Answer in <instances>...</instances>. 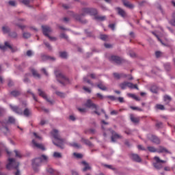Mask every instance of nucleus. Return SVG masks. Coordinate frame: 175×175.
I'll list each match as a JSON object with an SVG mask.
<instances>
[{
  "instance_id": "obj_1",
  "label": "nucleus",
  "mask_w": 175,
  "mask_h": 175,
  "mask_svg": "<svg viewBox=\"0 0 175 175\" xmlns=\"http://www.w3.org/2000/svg\"><path fill=\"white\" fill-rule=\"evenodd\" d=\"M86 14H90V16H96L98 14V10L96 8H85L82 9V13L81 15L72 13V17L75 18V20H77V21H81V23H83V21H81V16H85Z\"/></svg>"
},
{
  "instance_id": "obj_2",
  "label": "nucleus",
  "mask_w": 175,
  "mask_h": 175,
  "mask_svg": "<svg viewBox=\"0 0 175 175\" xmlns=\"http://www.w3.org/2000/svg\"><path fill=\"white\" fill-rule=\"evenodd\" d=\"M51 134L55 141H53V144L57 146V147H59V148H64V143H65V139L61 138L59 133H58V130L53 129Z\"/></svg>"
},
{
  "instance_id": "obj_3",
  "label": "nucleus",
  "mask_w": 175,
  "mask_h": 175,
  "mask_svg": "<svg viewBox=\"0 0 175 175\" xmlns=\"http://www.w3.org/2000/svg\"><path fill=\"white\" fill-rule=\"evenodd\" d=\"M8 163L6 165V169L8 170H12V169H15L16 172L14 173L15 175H21V172L18 169V166H20V163L16 162L14 159H8Z\"/></svg>"
},
{
  "instance_id": "obj_4",
  "label": "nucleus",
  "mask_w": 175,
  "mask_h": 175,
  "mask_svg": "<svg viewBox=\"0 0 175 175\" xmlns=\"http://www.w3.org/2000/svg\"><path fill=\"white\" fill-rule=\"evenodd\" d=\"M49 161V157L47 156L42 154L40 157L36 158L32 161V166L34 172H38V167L44 162Z\"/></svg>"
},
{
  "instance_id": "obj_5",
  "label": "nucleus",
  "mask_w": 175,
  "mask_h": 175,
  "mask_svg": "<svg viewBox=\"0 0 175 175\" xmlns=\"http://www.w3.org/2000/svg\"><path fill=\"white\" fill-rule=\"evenodd\" d=\"M10 107L11 110H12V111H14V113H16V114H24L25 117H29V115L31 114V111L28 108H26L23 112V109H20L17 106L10 105Z\"/></svg>"
},
{
  "instance_id": "obj_6",
  "label": "nucleus",
  "mask_w": 175,
  "mask_h": 175,
  "mask_svg": "<svg viewBox=\"0 0 175 175\" xmlns=\"http://www.w3.org/2000/svg\"><path fill=\"white\" fill-rule=\"evenodd\" d=\"M55 75L60 84H63V85L69 84V79H68L61 71L55 70Z\"/></svg>"
},
{
  "instance_id": "obj_7",
  "label": "nucleus",
  "mask_w": 175,
  "mask_h": 175,
  "mask_svg": "<svg viewBox=\"0 0 175 175\" xmlns=\"http://www.w3.org/2000/svg\"><path fill=\"white\" fill-rule=\"evenodd\" d=\"M85 107L88 109H92V110H95L93 113L94 114H97V116H100V113L98 111V105L94 103L91 99L87 100L86 103H85Z\"/></svg>"
},
{
  "instance_id": "obj_8",
  "label": "nucleus",
  "mask_w": 175,
  "mask_h": 175,
  "mask_svg": "<svg viewBox=\"0 0 175 175\" xmlns=\"http://www.w3.org/2000/svg\"><path fill=\"white\" fill-rule=\"evenodd\" d=\"M120 87L122 90H125V88L128 87V88H130L131 90H139V87H137V84H133L128 81H124L122 83H120Z\"/></svg>"
},
{
  "instance_id": "obj_9",
  "label": "nucleus",
  "mask_w": 175,
  "mask_h": 175,
  "mask_svg": "<svg viewBox=\"0 0 175 175\" xmlns=\"http://www.w3.org/2000/svg\"><path fill=\"white\" fill-rule=\"evenodd\" d=\"M0 131L2 133H4V135H8L9 133V128H8V120H1L0 121Z\"/></svg>"
},
{
  "instance_id": "obj_10",
  "label": "nucleus",
  "mask_w": 175,
  "mask_h": 175,
  "mask_svg": "<svg viewBox=\"0 0 175 175\" xmlns=\"http://www.w3.org/2000/svg\"><path fill=\"white\" fill-rule=\"evenodd\" d=\"M154 160L156 162L153 163V166L155 167V169H157V170H159L163 167V165H162L161 163H166V161L161 160L158 157H154Z\"/></svg>"
},
{
  "instance_id": "obj_11",
  "label": "nucleus",
  "mask_w": 175,
  "mask_h": 175,
  "mask_svg": "<svg viewBox=\"0 0 175 175\" xmlns=\"http://www.w3.org/2000/svg\"><path fill=\"white\" fill-rule=\"evenodd\" d=\"M109 61H111V62H113V64H116L117 65H121V64L124 62L122 58L116 55L111 56V57L109 58Z\"/></svg>"
},
{
  "instance_id": "obj_12",
  "label": "nucleus",
  "mask_w": 175,
  "mask_h": 175,
  "mask_svg": "<svg viewBox=\"0 0 175 175\" xmlns=\"http://www.w3.org/2000/svg\"><path fill=\"white\" fill-rule=\"evenodd\" d=\"M1 50H6V49H10L12 53H14V51H17V48H13L12 45L8 42H5L4 43V45L0 46Z\"/></svg>"
},
{
  "instance_id": "obj_13",
  "label": "nucleus",
  "mask_w": 175,
  "mask_h": 175,
  "mask_svg": "<svg viewBox=\"0 0 175 175\" xmlns=\"http://www.w3.org/2000/svg\"><path fill=\"white\" fill-rule=\"evenodd\" d=\"M113 76L115 79H121V78L125 79L126 77H129V80H133V77H132V75H126V74H124V73L119 74L117 72H114Z\"/></svg>"
},
{
  "instance_id": "obj_14",
  "label": "nucleus",
  "mask_w": 175,
  "mask_h": 175,
  "mask_svg": "<svg viewBox=\"0 0 175 175\" xmlns=\"http://www.w3.org/2000/svg\"><path fill=\"white\" fill-rule=\"evenodd\" d=\"M38 94L40 96H42V98H43V99H45V100H46V102H49V103H51V105H53L54 103V101L50 100L49 98H47V95L46 94V93L44 92H43V90H42L41 89H38Z\"/></svg>"
},
{
  "instance_id": "obj_15",
  "label": "nucleus",
  "mask_w": 175,
  "mask_h": 175,
  "mask_svg": "<svg viewBox=\"0 0 175 175\" xmlns=\"http://www.w3.org/2000/svg\"><path fill=\"white\" fill-rule=\"evenodd\" d=\"M148 138L149 140L152 141V143H154V144H161V139L156 135H148Z\"/></svg>"
},
{
  "instance_id": "obj_16",
  "label": "nucleus",
  "mask_w": 175,
  "mask_h": 175,
  "mask_svg": "<svg viewBox=\"0 0 175 175\" xmlns=\"http://www.w3.org/2000/svg\"><path fill=\"white\" fill-rule=\"evenodd\" d=\"M42 33L44 35V36H49V33L53 31L51 29V27L47 26V25H42Z\"/></svg>"
},
{
  "instance_id": "obj_17",
  "label": "nucleus",
  "mask_w": 175,
  "mask_h": 175,
  "mask_svg": "<svg viewBox=\"0 0 175 175\" xmlns=\"http://www.w3.org/2000/svg\"><path fill=\"white\" fill-rule=\"evenodd\" d=\"M111 132L112 133V136H111V142H113V143L116 142L117 139H122V136H121L120 134L116 133V131H111Z\"/></svg>"
},
{
  "instance_id": "obj_18",
  "label": "nucleus",
  "mask_w": 175,
  "mask_h": 175,
  "mask_svg": "<svg viewBox=\"0 0 175 175\" xmlns=\"http://www.w3.org/2000/svg\"><path fill=\"white\" fill-rule=\"evenodd\" d=\"M157 152L159 154H162L163 152H165L166 154H170V152L166 149V148L159 146V148H157Z\"/></svg>"
},
{
  "instance_id": "obj_19",
  "label": "nucleus",
  "mask_w": 175,
  "mask_h": 175,
  "mask_svg": "<svg viewBox=\"0 0 175 175\" xmlns=\"http://www.w3.org/2000/svg\"><path fill=\"white\" fill-rule=\"evenodd\" d=\"M32 144L33 145V147H36V148H40V150H42V151H44V146L42 144H38L36 142V140L33 139Z\"/></svg>"
},
{
  "instance_id": "obj_20",
  "label": "nucleus",
  "mask_w": 175,
  "mask_h": 175,
  "mask_svg": "<svg viewBox=\"0 0 175 175\" xmlns=\"http://www.w3.org/2000/svg\"><path fill=\"white\" fill-rule=\"evenodd\" d=\"M116 10L118 12V14L119 16H121V17H126V12L124 10H122L121 8L118 7L116 8Z\"/></svg>"
},
{
  "instance_id": "obj_21",
  "label": "nucleus",
  "mask_w": 175,
  "mask_h": 175,
  "mask_svg": "<svg viewBox=\"0 0 175 175\" xmlns=\"http://www.w3.org/2000/svg\"><path fill=\"white\" fill-rule=\"evenodd\" d=\"M131 158L133 161H135V162H142V158H140L138 154H131Z\"/></svg>"
},
{
  "instance_id": "obj_22",
  "label": "nucleus",
  "mask_w": 175,
  "mask_h": 175,
  "mask_svg": "<svg viewBox=\"0 0 175 175\" xmlns=\"http://www.w3.org/2000/svg\"><path fill=\"white\" fill-rule=\"evenodd\" d=\"M123 4L126 6V8H129V9H133L135 5L131 3L129 1L126 0H122Z\"/></svg>"
},
{
  "instance_id": "obj_23",
  "label": "nucleus",
  "mask_w": 175,
  "mask_h": 175,
  "mask_svg": "<svg viewBox=\"0 0 175 175\" xmlns=\"http://www.w3.org/2000/svg\"><path fill=\"white\" fill-rule=\"evenodd\" d=\"M82 165H84L85 167L83 168L82 172H87V170H91V166L86 161H82Z\"/></svg>"
},
{
  "instance_id": "obj_24",
  "label": "nucleus",
  "mask_w": 175,
  "mask_h": 175,
  "mask_svg": "<svg viewBox=\"0 0 175 175\" xmlns=\"http://www.w3.org/2000/svg\"><path fill=\"white\" fill-rule=\"evenodd\" d=\"M97 87H98V88H99V90H101V91H107V88L105 85V84H103V82H99L97 84Z\"/></svg>"
},
{
  "instance_id": "obj_25",
  "label": "nucleus",
  "mask_w": 175,
  "mask_h": 175,
  "mask_svg": "<svg viewBox=\"0 0 175 175\" xmlns=\"http://www.w3.org/2000/svg\"><path fill=\"white\" fill-rule=\"evenodd\" d=\"M130 120L132 121V122H133L134 124H138L139 121H140V120L139 119V118H135L133 114H131L130 116Z\"/></svg>"
},
{
  "instance_id": "obj_26",
  "label": "nucleus",
  "mask_w": 175,
  "mask_h": 175,
  "mask_svg": "<svg viewBox=\"0 0 175 175\" xmlns=\"http://www.w3.org/2000/svg\"><path fill=\"white\" fill-rule=\"evenodd\" d=\"M31 73L35 79H40V75L35 69H31Z\"/></svg>"
},
{
  "instance_id": "obj_27",
  "label": "nucleus",
  "mask_w": 175,
  "mask_h": 175,
  "mask_svg": "<svg viewBox=\"0 0 175 175\" xmlns=\"http://www.w3.org/2000/svg\"><path fill=\"white\" fill-rule=\"evenodd\" d=\"M81 142L82 143H84L85 144H86V146H88L89 147H92V143H91L90 140L86 139L85 138H82Z\"/></svg>"
},
{
  "instance_id": "obj_28",
  "label": "nucleus",
  "mask_w": 175,
  "mask_h": 175,
  "mask_svg": "<svg viewBox=\"0 0 175 175\" xmlns=\"http://www.w3.org/2000/svg\"><path fill=\"white\" fill-rule=\"evenodd\" d=\"M127 96H129V98H132L133 99H135V100H140V98L133 94L128 93Z\"/></svg>"
},
{
  "instance_id": "obj_29",
  "label": "nucleus",
  "mask_w": 175,
  "mask_h": 175,
  "mask_svg": "<svg viewBox=\"0 0 175 175\" xmlns=\"http://www.w3.org/2000/svg\"><path fill=\"white\" fill-rule=\"evenodd\" d=\"M94 18L96 20H98L99 21H105V20H106V16H95Z\"/></svg>"
},
{
  "instance_id": "obj_30",
  "label": "nucleus",
  "mask_w": 175,
  "mask_h": 175,
  "mask_svg": "<svg viewBox=\"0 0 175 175\" xmlns=\"http://www.w3.org/2000/svg\"><path fill=\"white\" fill-rule=\"evenodd\" d=\"M147 148L150 152H157V148H154V146H148Z\"/></svg>"
},
{
  "instance_id": "obj_31",
  "label": "nucleus",
  "mask_w": 175,
  "mask_h": 175,
  "mask_svg": "<svg viewBox=\"0 0 175 175\" xmlns=\"http://www.w3.org/2000/svg\"><path fill=\"white\" fill-rule=\"evenodd\" d=\"M8 124H14L16 122V119L10 116L8 120H7Z\"/></svg>"
},
{
  "instance_id": "obj_32",
  "label": "nucleus",
  "mask_w": 175,
  "mask_h": 175,
  "mask_svg": "<svg viewBox=\"0 0 175 175\" xmlns=\"http://www.w3.org/2000/svg\"><path fill=\"white\" fill-rule=\"evenodd\" d=\"M59 57L61 58H64V59L68 58V53L66 52H65V51L59 52Z\"/></svg>"
},
{
  "instance_id": "obj_33",
  "label": "nucleus",
  "mask_w": 175,
  "mask_h": 175,
  "mask_svg": "<svg viewBox=\"0 0 175 175\" xmlns=\"http://www.w3.org/2000/svg\"><path fill=\"white\" fill-rule=\"evenodd\" d=\"M151 92H153V94H157L158 92V88L155 85H153L150 88Z\"/></svg>"
},
{
  "instance_id": "obj_34",
  "label": "nucleus",
  "mask_w": 175,
  "mask_h": 175,
  "mask_svg": "<svg viewBox=\"0 0 175 175\" xmlns=\"http://www.w3.org/2000/svg\"><path fill=\"white\" fill-rule=\"evenodd\" d=\"M83 81L85 83H88V84H90V85H92V87H94V83L92 82H91V81L90 79H88V77H83Z\"/></svg>"
},
{
  "instance_id": "obj_35",
  "label": "nucleus",
  "mask_w": 175,
  "mask_h": 175,
  "mask_svg": "<svg viewBox=\"0 0 175 175\" xmlns=\"http://www.w3.org/2000/svg\"><path fill=\"white\" fill-rule=\"evenodd\" d=\"M170 100H172V98L167 95L164 96V102H167V104H168Z\"/></svg>"
},
{
  "instance_id": "obj_36",
  "label": "nucleus",
  "mask_w": 175,
  "mask_h": 175,
  "mask_svg": "<svg viewBox=\"0 0 175 175\" xmlns=\"http://www.w3.org/2000/svg\"><path fill=\"white\" fill-rule=\"evenodd\" d=\"M54 158H62V154L58 152H55L53 153Z\"/></svg>"
},
{
  "instance_id": "obj_37",
  "label": "nucleus",
  "mask_w": 175,
  "mask_h": 175,
  "mask_svg": "<svg viewBox=\"0 0 175 175\" xmlns=\"http://www.w3.org/2000/svg\"><path fill=\"white\" fill-rule=\"evenodd\" d=\"M73 155L74 157H75V158H77L78 159H81V158H83V154L80 153L74 152Z\"/></svg>"
},
{
  "instance_id": "obj_38",
  "label": "nucleus",
  "mask_w": 175,
  "mask_h": 175,
  "mask_svg": "<svg viewBox=\"0 0 175 175\" xmlns=\"http://www.w3.org/2000/svg\"><path fill=\"white\" fill-rule=\"evenodd\" d=\"M11 95H12V96H18L20 95V92L14 90L11 92Z\"/></svg>"
},
{
  "instance_id": "obj_39",
  "label": "nucleus",
  "mask_w": 175,
  "mask_h": 175,
  "mask_svg": "<svg viewBox=\"0 0 175 175\" xmlns=\"http://www.w3.org/2000/svg\"><path fill=\"white\" fill-rule=\"evenodd\" d=\"M31 2H33V0H23L22 1V3H23V5H29V3H31Z\"/></svg>"
},
{
  "instance_id": "obj_40",
  "label": "nucleus",
  "mask_w": 175,
  "mask_h": 175,
  "mask_svg": "<svg viewBox=\"0 0 175 175\" xmlns=\"http://www.w3.org/2000/svg\"><path fill=\"white\" fill-rule=\"evenodd\" d=\"M130 109L131 110H137V111H143V109L137 107L130 106Z\"/></svg>"
},
{
  "instance_id": "obj_41",
  "label": "nucleus",
  "mask_w": 175,
  "mask_h": 175,
  "mask_svg": "<svg viewBox=\"0 0 175 175\" xmlns=\"http://www.w3.org/2000/svg\"><path fill=\"white\" fill-rule=\"evenodd\" d=\"M3 33H8V32L10 31V29L8 27H3L2 28Z\"/></svg>"
},
{
  "instance_id": "obj_42",
  "label": "nucleus",
  "mask_w": 175,
  "mask_h": 175,
  "mask_svg": "<svg viewBox=\"0 0 175 175\" xmlns=\"http://www.w3.org/2000/svg\"><path fill=\"white\" fill-rule=\"evenodd\" d=\"M172 17V19L170 21V24L175 27V12L173 14Z\"/></svg>"
},
{
  "instance_id": "obj_43",
  "label": "nucleus",
  "mask_w": 175,
  "mask_h": 175,
  "mask_svg": "<svg viewBox=\"0 0 175 175\" xmlns=\"http://www.w3.org/2000/svg\"><path fill=\"white\" fill-rule=\"evenodd\" d=\"M157 109H158L159 110H165V107L163 105H156Z\"/></svg>"
},
{
  "instance_id": "obj_44",
  "label": "nucleus",
  "mask_w": 175,
  "mask_h": 175,
  "mask_svg": "<svg viewBox=\"0 0 175 175\" xmlns=\"http://www.w3.org/2000/svg\"><path fill=\"white\" fill-rule=\"evenodd\" d=\"M55 94H56V95H57L58 96H60L61 98H65L64 93H62L61 92H56Z\"/></svg>"
},
{
  "instance_id": "obj_45",
  "label": "nucleus",
  "mask_w": 175,
  "mask_h": 175,
  "mask_svg": "<svg viewBox=\"0 0 175 175\" xmlns=\"http://www.w3.org/2000/svg\"><path fill=\"white\" fill-rule=\"evenodd\" d=\"M44 44H45L46 47L49 49V50H53V48L51 47V45H50V43L47 42H44Z\"/></svg>"
},
{
  "instance_id": "obj_46",
  "label": "nucleus",
  "mask_w": 175,
  "mask_h": 175,
  "mask_svg": "<svg viewBox=\"0 0 175 175\" xmlns=\"http://www.w3.org/2000/svg\"><path fill=\"white\" fill-rule=\"evenodd\" d=\"M27 92L28 94H31L32 95V97L34 99V100H36V102H38V98H36V96H35V94L32 93V92H31V90H28Z\"/></svg>"
},
{
  "instance_id": "obj_47",
  "label": "nucleus",
  "mask_w": 175,
  "mask_h": 175,
  "mask_svg": "<svg viewBox=\"0 0 175 175\" xmlns=\"http://www.w3.org/2000/svg\"><path fill=\"white\" fill-rule=\"evenodd\" d=\"M23 38H25V39H28L29 38H31V33H23Z\"/></svg>"
},
{
  "instance_id": "obj_48",
  "label": "nucleus",
  "mask_w": 175,
  "mask_h": 175,
  "mask_svg": "<svg viewBox=\"0 0 175 175\" xmlns=\"http://www.w3.org/2000/svg\"><path fill=\"white\" fill-rule=\"evenodd\" d=\"M83 90H84V91H85V92H88V94H91V89H90V88L83 86Z\"/></svg>"
},
{
  "instance_id": "obj_49",
  "label": "nucleus",
  "mask_w": 175,
  "mask_h": 175,
  "mask_svg": "<svg viewBox=\"0 0 175 175\" xmlns=\"http://www.w3.org/2000/svg\"><path fill=\"white\" fill-rule=\"evenodd\" d=\"M100 39H101V40H107V36L105 34L100 35Z\"/></svg>"
},
{
  "instance_id": "obj_50",
  "label": "nucleus",
  "mask_w": 175,
  "mask_h": 175,
  "mask_svg": "<svg viewBox=\"0 0 175 175\" xmlns=\"http://www.w3.org/2000/svg\"><path fill=\"white\" fill-rule=\"evenodd\" d=\"M155 55L157 58H159L160 57L162 56V52L161 51H156L155 52Z\"/></svg>"
},
{
  "instance_id": "obj_51",
  "label": "nucleus",
  "mask_w": 175,
  "mask_h": 175,
  "mask_svg": "<svg viewBox=\"0 0 175 175\" xmlns=\"http://www.w3.org/2000/svg\"><path fill=\"white\" fill-rule=\"evenodd\" d=\"M14 152L16 158H21L22 155H21V153H20V152L17 150H14Z\"/></svg>"
},
{
  "instance_id": "obj_52",
  "label": "nucleus",
  "mask_w": 175,
  "mask_h": 175,
  "mask_svg": "<svg viewBox=\"0 0 175 175\" xmlns=\"http://www.w3.org/2000/svg\"><path fill=\"white\" fill-rule=\"evenodd\" d=\"M152 33L157 38V40H159V42H161V43H162V40H161V38H159V36L155 33V32H152Z\"/></svg>"
},
{
  "instance_id": "obj_53",
  "label": "nucleus",
  "mask_w": 175,
  "mask_h": 175,
  "mask_svg": "<svg viewBox=\"0 0 175 175\" xmlns=\"http://www.w3.org/2000/svg\"><path fill=\"white\" fill-rule=\"evenodd\" d=\"M156 126L157 128H162V126H163V123L159 122L156 124Z\"/></svg>"
},
{
  "instance_id": "obj_54",
  "label": "nucleus",
  "mask_w": 175,
  "mask_h": 175,
  "mask_svg": "<svg viewBox=\"0 0 175 175\" xmlns=\"http://www.w3.org/2000/svg\"><path fill=\"white\" fill-rule=\"evenodd\" d=\"M111 116H117L118 115V111L113 110L110 112Z\"/></svg>"
},
{
  "instance_id": "obj_55",
  "label": "nucleus",
  "mask_w": 175,
  "mask_h": 175,
  "mask_svg": "<svg viewBox=\"0 0 175 175\" xmlns=\"http://www.w3.org/2000/svg\"><path fill=\"white\" fill-rule=\"evenodd\" d=\"M46 37L49 38V39H50V40H52V42H55V40H57V38L50 36V35H49V36H46Z\"/></svg>"
},
{
  "instance_id": "obj_56",
  "label": "nucleus",
  "mask_w": 175,
  "mask_h": 175,
  "mask_svg": "<svg viewBox=\"0 0 175 175\" xmlns=\"http://www.w3.org/2000/svg\"><path fill=\"white\" fill-rule=\"evenodd\" d=\"M10 36H11V38H17V33L16 32L10 33Z\"/></svg>"
},
{
  "instance_id": "obj_57",
  "label": "nucleus",
  "mask_w": 175,
  "mask_h": 175,
  "mask_svg": "<svg viewBox=\"0 0 175 175\" xmlns=\"http://www.w3.org/2000/svg\"><path fill=\"white\" fill-rule=\"evenodd\" d=\"M72 147H75V148H80L81 146L79 145L77 143H74L72 144Z\"/></svg>"
},
{
  "instance_id": "obj_58",
  "label": "nucleus",
  "mask_w": 175,
  "mask_h": 175,
  "mask_svg": "<svg viewBox=\"0 0 175 175\" xmlns=\"http://www.w3.org/2000/svg\"><path fill=\"white\" fill-rule=\"evenodd\" d=\"M8 3L10 5V6H16V1H10Z\"/></svg>"
},
{
  "instance_id": "obj_59",
  "label": "nucleus",
  "mask_w": 175,
  "mask_h": 175,
  "mask_svg": "<svg viewBox=\"0 0 175 175\" xmlns=\"http://www.w3.org/2000/svg\"><path fill=\"white\" fill-rule=\"evenodd\" d=\"M137 148H138V150H142V151H146V148L144 147H143V146H142V145H138Z\"/></svg>"
},
{
  "instance_id": "obj_60",
  "label": "nucleus",
  "mask_w": 175,
  "mask_h": 175,
  "mask_svg": "<svg viewBox=\"0 0 175 175\" xmlns=\"http://www.w3.org/2000/svg\"><path fill=\"white\" fill-rule=\"evenodd\" d=\"M107 98H109V99H111V100H116L117 98H116V96H108Z\"/></svg>"
},
{
  "instance_id": "obj_61",
  "label": "nucleus",
  "mask_w": 175,
  "mask_h": 175,
  "mask_svg": "<svg viewBox=\"0 0 175 175\" xmlns=\"http://www.w3.org/2000/svg\"><path fill=\"white\" fill-rule=\"evenodd\" d=\"M78 110L81 113H85V111H87V109L85 108H79Z\"/></svg>"
},
{
  "instance_id": "obj_62",
  "label": "nucleus",
  "mask_w": 175,
  "mask_h": 175,
  "mask_svg": "<svg viewBox=\"0 0 175 175\" xmlns=\"http://www.w3.org/2000/svg\"><path fill=\"white\" fill-rule=\"evenodd\" d=\"M96 96H97V98H98L99 99H103V98H104L103 95H102L100 93H97V94H96Z\"/></svg>"
},
{
  "instance_id": "obj_63",
  "label": "nucleus",
  "mask_w": 175,
  "mask_h": 175,
  "mask_svg": "<svg viewBox=\"0 0 175 175\" xmlns=\"http://www.w3.org/2000/svg\"><path fill=\"white\" fill-rule=\"evenodd\" d=\"M109 27V28H111V29H112V31H114V29H116V25L114 24H110Z\"/></svg>"
},
{
  "instance_id": "obj_64",
  "label": "nucleus",
  "mask_w": 175,
  "mask_h": 175,
  "mask_svg": "<svg viewBox=\"0 0 175 175\" xmlns=\"http://www.w3.org/2000/svg\"><path fill=\"white\" fill-rule=\"evenodd\" d=\"M118 102H120V103H124V98L122 97H118Z\"/></svg>"
}]
</instances>
